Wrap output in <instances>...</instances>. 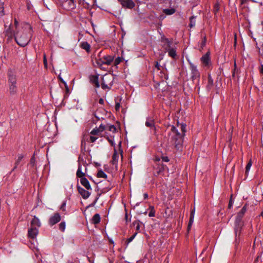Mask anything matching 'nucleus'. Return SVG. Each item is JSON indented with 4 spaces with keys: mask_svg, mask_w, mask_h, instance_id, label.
<instances>
[{
    "mask_svg": "<svg viewBox=\"0 0 263 263\" xmlns=\"http://www.w3.org/2000/svg\"><path fill=\"white\" fill-rule=\"evenodd\" d=\"M145 126L151 128L153 131L154 134L156 133V127L155 126L154 120L151 118H147L145 122Z\"/></svg>",
    "mask_w": 263,
    "mask_h": 263,
    "instance_id": "nucleus-14",
    "label": "nucleus"
},
{
    "mask_svg": "<svg viewBox=\"0 0 263 263\" xmlns=\"http://www.w3.org/2000/svg\"><path fill=\"white\" fill-rule=\"evenodd\" d=\"M77 189L79 194L84 199H87L89 197L90 193L88 191L85 190L79 185L77 186Z\"/></svg>",
    "mask_w": 263,
    "mask_h": 263,
    "instance_id": "nucleus-15",
    "label": "nucleus"
},
{
    "mask_svg": "<svg viewBox=\"0 0 263 263\" xmlns=\"http://www.w3.org/2000/svg\"><path fill=\"white\" fill-rule=\"evenodd\" d=\"M190 68L191 70V79L192 81H197L198 83H199L200 73L198 71L197 67L193 63H190Z\"/></svg>",
    "mask_w": 263,
    "mask_h": 263,
    "instance_id": "nucleus-6",
    "label": "nucleus"
},
{
    "mask_svg": "<svg viewBox=\"0 0 263 263\" xmlns=\"http://www.w3.org/2000/svg\"><path fill=\"white\" fill-rule=\"evenodd\" d=\"M98 137H96V136L92 135H91L90 136L84 135L83 139L81 141V145L82 146L85 145L86 141H88L90 143H93L98 139Z\"/></svg>",
    "mask_w": 263,
    "mask_h": 263,
    "instance_id": "nucleus-11",
    "label": "nucleus"
},
{
    "mask_svg": "<svg viewBox=\"0 0 263 263\" xmlns=\"http://www.w3.org/2000/svg\"><path fill=\"white\" fill-rule=\"evenodd\" d=\"M241 1V5H243V4H245V3H246L248 1V0H240Z\"/></svg>",
    "mask_w": 263,
    "mask_h": 263,
    "instance_id": "nucleus-60",
    "label": "nucleus"
},
{
    "mask_svg": "<svg viewBox=\"0 0 263 263\" xmlns=\"http://www.w3.org/2000/svg\"><path fill=\"white\" fill-rule=\"evenodd\" d=\"M194 214H195V210H193L191 212L190 219H194Z\"/></svg>",
    "mask_w": 263,
    "mask_h": 263,
    "instance_id": "nucleus-53",
    "label": "nucleus"
},
{
    "mask_svg": "<svg viewBox=\"0 0 263 263\" xmlns=\"http://www.w3.org/2000/svg\"><path fill=\"white\" fill-rule=\"evenodd\" d=\"M119 158V155L118 152L116 149L114 151V153L112 156V160L110 161L111 164H112V168L115 170V171L118 170V162Z\"/></svg>",
    "mask_w": 263,
    "mask_h": 263,
    "instance_id": "nucleus-8",
    "label": "nucleus"
},
{
    "mask_svg": "<svg viewBox=\"0 0 263 263\" xmlns=\"http://www.w3.org/2000/svg\"><path fill=\"white\" fill-rule=\"evenodd\" d=\"M176 11L175 9L171 8L170 9H164L163 10V13L166 15H171L173 14Z\"/></svg>",
    "mask_w": 263,
    "mask_h": 263,
    "instance_id": "nucleus-25",
    "label": "nucleus"
},
{
    "mask_svg": "<svg viewBox=\"0 0 263 263\" xmlns=\"http://www.w3.org/2000/svg\"><path fill=\"white\" fill-rule=\"evenodd\" d=\"M35 160L34 156L32 157L30 160V164L32 166H34L35 165Z\"/></svg>",
    "mask_w": 263,
    "mask_h": 263,
    "instance_id": "nucleus-47",
    "label": "nucleus"
},
{
    "mask_svg": "<svg viewBox=\"0 0 263 263\" xmlns=\"http://www.w3.org/2000/svg\"><path fill=\"white\" fill-rule=\"evenodd\" d=\"M39 230L37 228L31 227L28 230V237L31 239H34L38 234Z\"/></svg>",
    "mask_w": 263,
    "mask_h": 263,
    "instance_id": "nucleus-12",
    "label": "nucleus"
},
{
    "mask_svg": "<svg viewBox=\"0 0 263 263\" xmlns=\"http://www.w3.org/2000/svg\"><path fill=\"white\" fill-rule=\"evenodd\" d=\"M68 0H67V1H68ZM69 6H70V7L71 8H73L75 6V5H74V0H69Z\"/></svg>",
    "mask_w": 263,
    "mask_h": 263,
    "instance_id": "nucleus-49",
    "label": "nucleus"
},
{
    "mask_svg": "<svg viewBox=\"0 0 263 263\" xmlns=\"http://www.w3.org/2000/svg\"><path fill=\"white\" fill-rule=\"evenodd\" d=\"M80 46L82 49L85 50L87 52H89L90 46L87 42H83L80 43Z\"/></svg>",
    "mask_w": 263,
    "mask_h": 263,
    "instance_id": "nucleus-22",
    "label": "nucleus"
},
{
    "mask_svg": "<svg viewBox=\"0 0 263 263\" xmlns=\"http://www.w3.org/2000/svg\"><path fill=\"white\" fill-rule=\"evenodd\" d=\"M98 129V130H99V131L100 132H101L102 133V132L106 130V125H104L103 124H101L99 127L98 128H97Z\"/></svg>",
    "mask_w": 263,
    "mask_h": 263,
    "instance_id": "nucleus-41",
    "label": "nucleus"
},
{
    "mask_svg": "<svg viewBox=\"0 0 263 263\" xmlns=\"http://www.w3.org/2000/svg\"><path fill=\"white\" fill-rule=\"evenodd\" d=\"M162 160L163 162H167L170 161V159L167 156H163L162 157Z\"/></svg>",
    "mask_w": 263,
    "mask_h": 263,
    "instance_id": "nucleus-52",
    "label": "nucleus"
},
{
    "mask_svg": "<svg viewBox=\"0 0 263 263\" xmlns=\"http://www.w3.org/2000/svg\"><path fill=\"white\" fill-rule=\"evenodd\" d=\"M106 138L107 139L108 141L110 143V144L113 146L115 145V143L114 142V140L112 138H109L108 136H107V133H106Z\"/></svg>",
    "mask_w": 263,
    "mask_h": 263,
    "instance_id": "nucleus-43",
    "label": "nucleus"
},
{
    "mask_svg": "<svg viewBox=\"0 0 263 263\" xmlns=\"http://www.w3.org/2000/svg\"><path fill=\"white\" fill-rule=\"evenodd\" d=\"M148 210L150 211L148 214L149 217H155L156 211L155 210L154 206L153 205H150L149 206Z\"/></svg>",
    "mask_w": 263,
    "mask_h": 263,
    "instance_id": "nucleus-29",
    "label": "nucleus"
},
{
    "mask_svg": "<svg viewBox=\"0 0 263 263\" xmlns=\"http://www.w3.org/2000/svg\"><path fill=\"white\" fill-rule=\"evenodd\" d=\"M214 87V81L212 79L211 74L208 75V83L206 86V89L208 91H211Z\"/></svg>",
    "mask_w": 263,
    "mask_h": 263,
    "instance_id": "nucleus-16",
    "label": "nucleus"
},
{
    "mask_svg": "<svg viewBox=\"0 0 263 263\" xmlns=\"http://www.w3.org/2000/svg\"><path fill=\"white\" fill-rule=\"evenodd\" d=\"M66 201H64L61 206H60V210H62V211L63 212H65L66 211Z\"/></svg>",
    "mask_w": 263,
    "mask_h": 263,
    "instance_id": "nucleus-42",
    "label": "nucleus"
},
{
    "mask_svg": "<svg viewBox=\"0 0 263 263\" xmlns=\"http://www.w3.org/2000/svg\"><path fill=\"white\" fill-rule=\"evenodd\" d=\"M164 165L163 164H161L158 166L157 168L158 170L157 175L161 174L164 171Z\"/></svg>",
    "mask_w": 263,
    "mask_h": 263,
    "instance_id": "nucleus-35",
    "label": "nucleus"
},
{
    "mask_svg": "<svg viewBox=\"0 0 263 263\" xmlns=\"http://www.w3.org/2000/svg\"><path fill=\"white\" fill-rule=\"evenodd\" d=\"M161 42L162 43V48L164 49V50H165V51L172 47L171 45L173 43L172 40H170L164 35H163L161 37Z\"/></svg>",
    "mask_w": 263,
    "mask_h": 263,
    "instance_id": "nucleus-7",
    "label": "nucleus"
},
{
    "mask_svg": "<svg viewBox=\"0 0 263 263\" xmlns=\"http://www.w3.org/2000/svg\"><path fill=\"white\" fill-rule=\"evenodd\" d=\"M23 157H24V156L22 154L18 155V158L15 163V166L13 169V171H14L15 169H16L17 168L18 165L20 164V162L22 161Z\"/></svg>",
    "mask_w": 263,
    "mask_h": 263,
    "instance_id": "nucleus-30",
    "label": "nucleus"
},
{
    "mask_svg": "<svg viewBox=\"0 0 263 263\" xmlns=\"http://www.w3.org/2000/svg\"><path fill=\"white\" fill-rule=\"evenodd\" d=\"M14 24H15V25L16 26L18 24V22L17 21L16 19H15L14 20Z\"/></svg>",
    "mask_w": 263,
    "mask_h": 263,
    "instance_id": "nucleus-61",
    "label": "nucleus"
},
{
    "mask_svg": "<svg viewBox=\"0 0 263 263\" xmlns=\"http://www.w3.org/2000/svg\"><path fill=\"white\" fill-rule=\"evenodd\" d=\"M219 9V5L218 2H216L214 4V7H213V12L216 15V13L218 12Z\"/></svg>",
    "mask_w": 263,
    "mask_h": 263,
    "instance_id": "nucleus-34",
    "label": "nucleus"
},
{
    "mask_svg": "<svg viewBox=\"0 0 263 263\" xmlns=\"http://www.w3.org/2000/svg\"><path fill=\"white\" fill-rule=\"evenodd\" d=\"M233 203H234V201L232 199V195H231V198L229 200V205H228L229 209H231L232 208V206H233Z\"/></svg>",
    "mask_w": 263,
    "mask_h": 263,
    "instance_id": "nucleus-46",
    "label": "nucleus"
},
{
    "mask_svg": "<svg viewBox=\"0 0 263 263\" xmlns=\"http://www.w3.org/2000/svg\"><path fill=\"white\" fill-rule=\"evenodd\" d=\"M65 227L66 223L64 221L61 222L59 225V230H61L62 232H64L65 231Z\"/></svg>",
    "mask_w": 263,
    "mask_h": 263,
    "instance_id": "nucleus-37",
    "label": "nucleus"
},
{
    "mask_svg": "<svg viewBox=\"0 0 263 263\" xmlns=\"http://www.w3.org/2000/svg\"><path fill=\"white\" fill-rule=\"evenodd\" d=\"M106 130H108L112 132V133H115L117 132V128L114 125L110 124H106Z\"/></svg>",
    "mask_w": 263,
    "mask_h": 263,
    "instance_id": "nucleus-27",
    "label": "nucleus"
},
{
    "mask_svg": "<svg viewBox=\"0 0 263 263\" xmlns=\"http://www.w3.org/2000/svg\"><path fill=\"white\" fill-rule=\"evenodd\" d=\"M137 232H135L130 237H129V238H128L126 241V245L127 246L128 244L131 241H133V240L135 238V237H136V236L137 235Z\"/></svg>",
    "mask_w": 263,
    "mask_h": 263,
    "instance_id": "nucleus-38",
    "label": "nucleus"
},
{
    "mask_svg": "<svg viewBox=\"0 0 263 263\" xmlns=\"http://www.w3.org/2000/svg\"><path fill=\"white\" fill-rule=\"evenodd\" d=\"M252 166V162H251V160H250L248 162V164H247L246 166V175H248L249 171H250V169L251 168Z\"/></svg>",
    "mask_w": 263,
    "mask_h": 263,
    "instance_id": "nucleus-36",
    "label": "nucleus"
},
{
    "mask_svg": "<svg viewBox=\"0 0 263 263\" xmlns=\"http://www.w3.org/2000/svg\"><path fill=\"white\" fill-rule=\"evenodd\" d=\"M59 80H60V81L63 83L64 84L65 86H66V83L64 81V80L60 77V76L59 75V77H58Z\"/></svg>",
    "mask_w": 263,
    "mask_h": 263,
    "instance_id": "nucleus-55",
    "label": "nucleus"
},
{
    "mask_svg": "<svg viewBox=\"0 0 263 263\" xmlns=\"http://www.w3.org/2000/svg\"><path fill=\"white\" fill-rule=\"evenodd\" d=\"M259 72L260 73L263 74V65H261L259 68Z\"/></svg>",
    "mask_w": 263,
    "mask_h": 263,
    "instance_id": "nucleus-57",
    "label": "nucleus"
},
{
    "mask_svg": "<svg viewBox=\"0 0 263 263\" xmlns=\"http://www.w3.org/2000/svg\"><path fill=\"white\" fill-rule=\"evenodd\" d=\"M8 82L9 84H16V76L11 71L8 73Z\"/></svg>",
    "mask_w": 263,
    "mask_h": 263,
    "instance_id": "nucleus-21",
    "label": "nucleus"
},
{
    "mask_svg": "<svg viewBox=\"0 0 263 263\" xmlns=\"http://www.w3.org/2000/svg\"><path fill=\"white\" fill-rule=\"evenodd\" d=\"M61 216L59 213H55L49 219L48 223L50 226H53L61 220Z\"/></svg>",
    "mask_w": 263,
    "mask_h": 263,
    "instance_id": "nucleus-9",
    "label": "nucleus"
},
{
    "mask_svg": "<svg viewBox=\"0 0 263 263\" xmlns=\"http://www.w3.org/2000/svg\"><path fill=\"white\" fill-rule=\"evenodd\" d=\"M160 64H159L158 62H156L155 63V67L158 69V70H160Z\"/></svg>",
    "mask_w": 263,
    "mask_h": 263,
    "instance_id": "nucleus-54",
    "label": "nucleus"
},
{
    "mask_svg": "<svg viewBox=\"0 0 263 263\" xmlns=\"http://www.w3.org/2000/svg\"><path fill=\"white\" fill-rule=\"evenodd\" d=\"M97 176L99 178H107V175L102 170H100L98 171Z\"/></svg>",
    "mask_w": 263,
    "mask_h": 263,
    "instance_id": "nucleus-33",
    "label": "nucleus"
},
{
    "mask_svg": "<svg viewBox=\"0 0 263 263\" xmlns=\"http://www.w3.org/2000/svg\"><path fill=\"white\" fill-rule=\"evenodd\" d=\"M100 222V216L99 214H96L92 218V222L94 224H98Z\"/></svg>",
    "mask_w": 263,
    "mask_h": 263,
    "instance_id": "nucleus-28",
    "label": "nucleus"
},
{
    "mask_svg": "<svg viewBox=\"0 0 263 263\" xmlns=\"http://www.w3.org/2000/svg\"><path fill=\"white\" fill-rule=\"evenodd\" d=\"M114 57L109 55H102V52H100L97 58H95V66L103 69V65H110L114 61Z\"/></svg>",
    "mask_w": 263,
    "mask_h": 263,
    "instance_id": "nucleus-4",
    "label": "nucleus"
},
{
    "mask_svg": "<svg viewBox=\"0 0 263 263\" xmlns=\"http://www.w3.org/2000/svg\"><path fill=\"white\" fill-rule=\"evenodd\" d=\"M90 82L95 85L96 88L100 87L98 76L92 75L90 77Z\"/></svg>",
    "mask_w": 263,
    "mask_h": 263,
    "instance_id": "nucleus-18",
    "label": "nucleus"
},
{
    "mask_svg": "<svg viewBox=\"0 0 263 263\" xmlns=\"http://www.w3.org/2000/svg\"><path fill=\"white\" fill-rule=\"evenodd\" d=\"M210 55V52H207L201 58V61L204 66H209V65L211 64Z\"/></svg>",
    "mask_w": 263,
    "mask_h": 263,
    "instance_id": "nucleus-13",
    "label": "nucleus"
},
{
    "mask_svg": "<svg viewBox=\"0 0 263 263\" xmlns=\"http://www.w3.org/2000/svg\"><path fill=\"white\" fill-rule=\"evenodd\" d=\"M193 221H194V219H190V220H189V224H188V226H187L188 231H189L190 229H191V227L192 226V224L193 223Z\"/></svg>",
    "mask_w": 263,
    "mask_h": 263,
    "instance_id": "nucleus-50",
    "label": "nucleus"
},
{
    "mask_svg": "<svg viewBox=\"0 0 263 263\" xmlns=\"http://www.w3.org/2000/svg\"><path fill=\"white\" fill-rule=\"evenodd\" d=\"M86 164V162H85L83 159H81V157L80 156L79 158L78 168L76 173L77 177L81 179V178L85 177V174L86 173L87 171Z\"/></svg>",
    "mask_w": 263,
    "mask_h": 263,
    "instance_id": "nucleus-5",
    "label": "nucleus"
},
{
    "mask_svg": "<svg viewBox=\"0 0 263 263\" xmlns=\"http://www.w3.org/2000/svg\"><path fill=\"white\" fill-rule=\"evenodd\" d=\"M41 226V224L39 219L35 216H34L31 222L30 227L33 228H37L38 229V228L40 227Z\"/></svg>",
    "mask_w": 263,
    "mask_h": 263,
    "instance_id": "nucleus-17",
    "label": "nucleus"
},
{
    "mask_svg": "<svg viewBox=\"0 0 263 263\" xmlns=\"http://www.w3.org/2000/svg\"><path fill=\"white\" fill-rule=\"evenodd\" d=\"M141 224H142V223L139 220H135L133 222V225L135 227L136 232H137V233L141 232Z\"/></svg>",
    "mask_w": 263,
    "mask_h": 263,
    "instance_id": "nucleus-24",
    "label": "nucleus"
},
{
    "mask_svg": "<svg viewBox=\"0 0 263 263\" xmlns=\"http://www.w3.org/2000/svg\"><path fill=\"white\" fill-rule=\"evenodd\" d=\"M206 42V39L205 35H204V36L202 38V41L201 43V48L202 49H203L204 47L205 46Z\"/></svg>",
    "mask_w": 263,
    "mask_h": 263,
    "instance_id": "nucleus-39",
    "label": "nucleus"
},
{
    "mask_svg": "<svg viewBox=\"0 0 263 263\" xmlns=\"http://www.w3.org/2000/svg\"><path fill=\"white\" fill-rule=\"evenodd\" d=\"M9 85L10 93L12 95L15 94L17 91L16 84H9Z\"/></svg>",
    "mask_w": 263,
    "mask_h": 263,
    "instance_id": "nucleus-23",
    "label": "nucleus"
},
{
    "mask_svg": "<svg viewBox=\"0 0 263 263\" xmlns=\"http://www.w3.org/2000/svg\"><path fill=\"white\" fill-rule=\"evenodd\" d=\"M143 197L144 199H146L147 198H148V194L147 193H144L143 194Z\"/></svg>",
    "mask_w": 263,
    "mask_h": 263,
    "instance_id": "nucleus-59",
    "label": "nucleus"
},
{
    "mask_svg": "<svg viewBox=\"0 0 263 263\" xmlns=\"http://www.w3.org/2000/svg\"><path fill=\"white\" fill-rule=\"evenodd\" d=\"M31 31L24 29L16 32L15 35V40L17 44L21 47H25L31 40Z\"/></svg>",
    "mask_w": 263,
    "mask_h": 263,
    "instance_id": "nucleus-2",
    "label": "nucleus"
},
{
    "mask_svg": "<svg viewBox=\"0 0 263 263\" xmlns=\"http://www.w3.org/2000/svg\"><path fill=\"white\" fill-rule=\"evenodd\" d=\"M65 87L66 91H68V87L67 85L66 84V86H65Z\"/></svg>",
    "mask_w": 263,
    "mask_h": 263,
    "instance_id": "nucleus-63",
    "label": "nucleus"
},
{
    "mask_svg": "<svg viewBox=\"0 0 263 263\" xmlns=\"http://www.w3.org/2000/svg\"><path fill=\"white\" fill-rule=\"evenodd\" d=\"M80 182L81 184L83 186H84L87 190H91V187L89 184V182L87 179L85 178V177L84 178H81V179H80Z\"/></svg>",
    "mask_w": 263,
    "mask_h": 263,
    "instance_id": "nucleus-19",
    "label": "nucleus"
},
{
    "mask_svg": "<svg viewBox=\"0 0 263 263\" xmlns=\"http://www.w3.org/2000/svg\"><path fill=\"white\" fill-rule=\"evenodd\" d=\"M195 18H196V17L194 16H192L190 18V23L189 24V26L191 28H192L195 26V24H196Z\"/></svg>",
    "mask_w": 263,
    "mask_h": 263,
    "instance_id": "nucleus-32",
    "label": "nucleus"
},
{
    "mask_svg": "<svg viewBox=\"0 0 263 263\" xmlns=\"http://www.w3.org/2000/svg\"><path fill=\"white\" fill-rule=\"evenodd\" d=\"M122 61V59L120 57H118L116 58L114 61V65H117L119 64Z\"/></svg>",
    "mask_w": 263,
    "mask_h": 263,
    "instance_id": "nucleus-44",
    "label": "nucleus"
},
{
    "mask_svg": "<svg viewBox=\"0 0 263 263\" xmlns=\"http://www.w3.org/2000/svg\"><path fill=\"white\" fill-rule=\"evenodd\" d=\"M247 211V205H244L241 210L237 213L234 222V230L236 236H239L242 227L243 226V221L242 218Z\"/></svg>",
    "mask_w": 263,
    "mask_h": 263,
    "instance_id": "nucleus-3",
    "label": "nucleus"
},
{
    "mask_svg": "<svg viewBox=\"0 0 263 263\" xmlns=\"http://www.w3.org/2000/svg\"><path fill=\"white\" fill-rule=\"evenodd\" d=\"M148 18L151 21H155L157 19V15L154 11H152L150 12Z\"/></svg>",
    "mask_w": 263,
    "mask_h": 263,
    "instance_id": "nucleus-31",
    "label": "nucleus"
},
{
    "mask_svg": "<svg viewBox=\"0 0 263 263\" xmlns=\"http://www.w3.org/2000/svg\"><path fill=\"white\" fill-rule=\"evenodd\" d=\"M165 14L164 13H162L159 16L157 15V19L160 21H162L165 18Z\"/></svg>",
    "mask_w": 263,
    "mask_h": 263,
    "instance_id": "nucleus-45",
    "label": "nucleus"
},
{
    "mask_svg": "<svg viewBox=\"0 0 263 263\" xmlns=\"http://www.w3.org/2000/svg\"><path fill=\"white\" fill-rule=\"evenodd\" d=\"M123 7L132 9L135 6V3L133 0H118Z\"/></svg>",
    "mask_w": 263,
    "mask_h": 263,
    "instance_id": "nucleus-10",
    "label": "nucleus"
},
{
    "mask_svg": "<svg viewBox=\"0 0 263 263\" xmlns=\"http://www.w3.org/2000/svg\"><path fill=\"white\" fill-rule=\"evenodd\" d=\"M103 102V100L102 99H100L99 100V103L102 104Z\"/></svg>",
    "mask_w": 263,
    "mask_h": 263,
    "instance_id": "nucleus-62",
    "label": "nucleus"
},
{
    "mask_svg": "<svg viewBox=\"0 0 263 263\" xmlns=\"http://www.w3.org/2000/svg\"><path fill=\"white\" fill-rule=\"evenodd\" d=\"M65 87L66 91H68V87L67 85L66 84V86H65Z\"/></svg>",
    "mask_w": 263,
    "mask_h": 263,
    "instance_id": "nucleus-64",
    "label": "nucleus"
},
{
    "mask_svg": "<svg viewBox=\"0 0 263 263\" xmlns=\"http://www.w3.org/2000/svg\"><path fill=\"white\" fill-rule=\"evenodd\" d=\"M166 52H168V54L170 57L174 59H176L177 57L176 47H172L170 48L169 49L167 50Z\"/></svg>",
    "mask_w": 263,
    "mask_h": 263,
    "instance_id": "nucleus-20",
    "label": "nucleus"
},
{
    "mask_svg": "<svg viewBox=\"0 0 263 263\" xmlns=\"http://www.w3.org/2000/svg\"><path fill=\"white\" fill-rule=\"evenodd\" d=\"M101 87L103 89H109V87H108L107 85L105 84L104 79L103 78H102V80Z\"/></svg>",
    "mask_w": 263,
    "mask_h": 263,
    "instance_id": "nucleus-40",
    "label": "nucleus"
},
{
    "mask_svg": "<svg viewBox=\"0 0 263 263\" xmlns=\"http://www.w3.org/2000/svg\"><path fill=\"white\" fill-rule=\"evenodd\" d=\"M84 5H85L84 7L85 8H89L90 7V5H89V4H88V3H85V4H84Z\"/></svg>",
    "mask_w": 263,
    "mask_h": 263,
    "instance_id": "nucleus-58",
    "label": "nucleus"
},
{
    "mask_svg": "<svg viewBox=\"0 0 263 263\" xmlns=\"http://www.w3.org/2000/svg\"><path fill=\"white\" fill-rule=\"evenodd\" d=\"M234 66H235V68L234 69L233 71V73H232V76L233 77H235V72H236V71L237 70H236V63H235Z\"/></svg>",
    "mask_w": 263,
    "mask_h": 263,
    "instance_id": "nucleus-56",
    "label": "nucleus"
},
{
    "mask_svg": "<svg viewBox=\"0 0 263 263\" xmlns=\"http://www.w3.org/2000/svg\"><path fill=\"white\" fill-rule=\"evenodd\" d=\"M180 128L181 133H179L176 127L174 125H168V128H170L171 132L169 134L171 136V142L174 145L176 149L179 150L182 146L183 143V138L185 136L186 132V124L182 123L180 124Z\"/></svg>",
    "mask_w": 263,
    "mask_h": 263,
    "instance_id": "nucleus-1",
    "label": "nucleus"
},
{
    "mask_svg": "<svg viewBox=\"0 0 263 263\" xmlns=\"http://www.w3.org/2000/svg\"><path fill=\"white\" fill-rule=\"evenodd\" d=\"M90 135L96 136V137H102V133L98 130L97 128L93 129L91 132Z\"/></svg>",
    "mask_w": 263,
    "mask_h": 263,
    "instance_id": "nucleus-26",
    "label": "nucleus"
},
{
    "mask_svg": "<svg viewBox=\"0 0 263 263\" xmlns=\"http://www.w3.org/2000/svg\"><path fill=\"white\" fill-rule=\"evenodd\" d=\"M120 108V103L119 102H116L115 109L116 111H119Z\"/></svg>",
    "mask_w": 263,
    "mask_h": 263,
    "instance_id": "nucleus-51",
    "label": "nucleus"
},
{
    "mask_svg": "<svg viewBox=\"0 0 263 263\" xmlns=\"http://www.w3.org/2000/svg\"><path fill=\"white\" fill-rule=\"evenodd\" d=\"M43 62H44V66L46 68H47V60L46 56L45 54H44Z\"/></svg>",
    "mask_w": 263,
    "mask_h": 263,
    "instance_id": "nucleus-48",
    "label": "nucleus"
}]
</instances>
